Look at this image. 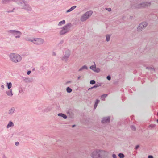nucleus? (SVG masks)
<instances>
[{"instance_id":"obj_1","label":"nucleus","mask_w":158,"mask_h":158,"mask_svg":"<svg viewBox=\"0 0 158 158\" xmlns=\"http://www.w3.org/2000/svg\"><path fill=\"white\" fill-rule=\"evenodd\" d=\"M9 57L10 60L15 63L20 62L22 59L21 57L17 54L11 53Z\"/></svg>"},{"instance_id":"obj_2","label":"nucleus","mask_w":158,"mask_h":158,"mask_svg":"<svg viewBox=\"0 0 158 158\" xmlns=\"http://www.w3.org/2000/svg\"><path fill=\"white\" fill-rule=\"evenodd\" d=\"M103 151L96 150L94 151L92 154V157L93 158H101L102 156Z\"/></svg>"},{"instance_id":"obj_3","label":"nucleus","mask_w":158,"mask_h":158,"mask_svg":"<svg viewBox=\"0 0 158 158\" xmlns=\"http://www.w3.org/2000/svg\"><path fill=\"white\" fill-rule=\"evenodd\" d=\"M92 12L91 11H89L85 13L81 17V20L82 21L86 20L92 15Z\"/></svg>"},{"instance_id":"obj_4","label":"nucleus","mask_w":158,"mask_h":158,"mask_svg":"<svg viewBox=\"0 0 158 158\" xmlns=\"http://www.w3.org/2000/svg\"><path fill=\"white\" fill-rule=\"evenodd\" d=\"M30 41L37 44H41L44 42V41L43 39L39 38L34 39Z\"/></svg>"},{"instance_id":"obj_5","label":"nucleus","mask_w":158,"mask_h":158,"mask_svg":"<svg viewBox=\"0 0 158 158\" xmlns=\"http://www.w3.org/2000/svg\"><path fill=\"white\" fill-rule=\"evenodd\" d=\"M69 27V25H67L64 27L63 29L60 32V34L63 35L67 33L68 31Z\"/></svg>"},{"instance_id":"obj_6","label":"nucleus","mask_w":158,"mask_h":158,"mask_svg":"<svg viewBox=\"0 0 158 158\" xmlns=\"http://www.w3.org/2000/svg\"><path fill=\"white\" fill-rule=\"evenodd\" d=\"M10 33H11L15 36L16 38H19L20 37L21 35V33L18 31H9Z\"/></svg>"},{"instance_id":"obj_7","label":"nucleus","mask_w":158,"mask_h":158,"mask_svg":"<svg viewBox=\"0 0 158 158\" xmlns=\"http://www.w3.org/2000/svg\"><path fill=\"white\" fill-rule=\"evenodd\" d=\"M90 68L95 72L98 73L100 71V69L98 68H96L95 64L91 66Z\"/></svg>"},{"instance_id":"obj_8","label":"nucleus","mask_w":158,"mask_h":158,"mask_svg":"<svg viewBox=\"0 0 158 158\" xmlns=\"http://www.w3.org/2000/svg\"><path fill=\"white\" fill-rule=\"evenodd\" d=\"M147 26V23L146 22H143L140 23L138 27V29H140L144 28Z\"/></svg>"},{"instance_id":"obj_9","label":"nucleus","mask_w":158,"mask_h":158,"mask_svg":"<svg viewBox=\"0 0 158 158\" xmlns=\"http://www.w3.org/2000/svg\"><path fill=\"white\" fill-rule=\"evenodd\" d=\"M150 4L148 2H144L143 4H141L140 5H139L138 8H140L141 7H144L146 6H149L150 5Z\"/></svg>"},{"instance_id":"obj_10","label":"nucleus","mask_w":158,"mask_h":158,"mask_svg":"<svg viewBox=\"0 0 158 158\" xmlns=\"http://www.w3.org/2000/svg\"><path fill=\"white\" fill-rule=\"evenodd\" d=\"M6 93L7 95L11 97L13 95L12 89H10L9 91L6 92Z\"/></svg>"},{"instance_id":"obj_11","label":"nucleus","mask_w":158,"mask_h":158,"mask_svg":"<svg viewBox=\"0 0 158 158\" xmlns=\"http://www.w3.org/2000/svg\"><path fill=\"white\" fill-rule=\"evenodd\" d=\"M76 7V6H73L71 7L70 9H69L67 11V12H69L73 10Z\"/></svg>"},{"instance_id":"obj_12","label":"nucleus","mask_w":158,"mask_h":158,"mask_svg":"<svg viewBox=\"0 0 158 158\" xmlns=\"http://www.w3.org/2000/svg\"><path fill=\"white\" fill-rule=\"evenodd\" d=\"M58 116H61L63 117L64 118H66L67 116H66L62 113H59L58 114Z\"/></svg>"},{"instance_id":"obj_13","label":"nucleus","mask_w":158,"mask_h":158,"mask_svg":"<svg viewBox=\"0 0 158 158\" xmlns=\"http://www.w3.org/2000/svg\"><path fill=\"white\" fill-rule=\"evenodd\" d=\"M110 122V119H103L102 121V123H109Z\"/></svg>"},{"instance_id":"obj_14","label":"nucleus","mask_w":158,"mask_h":158,"mask_svg":"<svg viewBox=\"0 0 158 158\" xmlns=\"http://www.w3.org/2000/svg\"><path fill=\"white\" fill-rule=\"evenodd\" d=\"M7 87L8 88V89H10V88H11L12 87V84L11 83L9 82V83H7Z\"/></svg>"},{"instance_id":"obj_15","label":"nucleus","mask_w":158,"mask_h":158,"mask_svg":"<svg viewBox=\"0 0 158 158\" xmlns=\"http://www.w3.org/2000/svg\"><path fill=\"white\" fill-rule=\"evenodd\" d=\"M107 94H105L102 95L101 97V99L103 100L105 99V98L107 96Z\"/></svg>"},{"instance_id":"obj_16","label":"nucleus","mask_w":158,"mask_h":158,"mask_svg":"<svg viewBox=\"0 0 158 158\" xmlns=\"http://www.w3.org/2000/svg\"><path fill=\"white\" fill-rule=\"evenodd\" d=\"M87 68L86 66L84 65L79 69V71H81L84 69H87Z\"/></svg>"},{"instance_id":"obj_17","label":"nucleus","mask_w":158,"mask_h":158,"mask_svg":"<svg viewBox=\"0 0 158 158\" xmlns=\"http://www.w3.org/2000/svg\"><path fill=\"white\" fill-rule=\"evenodd\" d=\"M13 126V123L12 122H10L8 124L7 127L8 128L10 127H11L12 126Z\"/></svg>"},{"instance_id":"obj_18","label":"nucleus","mask_w":158,"mask_h":158,"mask_svg":"<svg viewBox=\"0 0 158 158\" xmlns=\"http://www.w3.org/2000/svg\"><path fill=\"white\" fill-rule=\"evenodd\" d=\"M110 38V36L109 35H106V39L107 41H109Z\"/></svg>"},{"instance_id":"obj_19","label":"nucleus","mask_w":158,"mask_h":158,"mask_svg":"<svg viewBox=\"0 0 158 158\" xmlns=\"http://www.w3.org/2000/svg\"><path fill=\"white\" fill-rule=\"evenodd\" d=\"M65 21L64 20H63L61 21H60L59 22L58 25H61L62 24H64L65 23Z\"/></svg>"},{"instance_id":"obj_20","label":"nucleus","mask_w":158,"mask_h":158,"mask_svg":"<svg viewBox=\"0 0 158 158\" xmlns=\"http://www.w3.org/2000/svg\"><path fill=\"white\" fill-rule=\"evenodd\" d=\"M67 91L68 93H70L72 91V89L69 87H68L67 89Z\"/></svg>"},{"instance_id":"obj_21","label":"nucleus","mask_w":158,"mask_h":158,"mask_svg":"<svg viewBox=\"0 0 158 158\" xmlns=\"http://www.w3.org/2000/svg\"><path fill=\"white\" fill-rule=\"evenodd\" d=\"M118 156L120 158H123L124 157V155L123 154L121 153L119 154Z\"/></svg>"},{"instance_id":"obj_22","label":"nucleus","mask_w":158,"mask_h":158,"mask_svg":"<svg viewBox=\"0 0 158 158\" xmlns=\"http://www.w3.org/2000/svg\"><path fill=\"white\" fill-rule=\"evenodd\" d=\"M15 110V109L14 108H11L10 110V113H12Z\"/></svg>"},{"instance_id":"obj_23","label":"nucleus","mask_w":158,"mask_h":158,"mask_svg":"<svg viewBox=\"0 0 158 158\" xmlns=\"http://www.w3.org/2000/svg\"><path fill=\"white\" fill-rule=\"evenodd\" d=\"M90 83L91 84H94L95 83V81L94 80H91L90 81Z\"/></svg>"},{"instance_id":"obj_24","label":"nucleus","mask_w":158,"mask_h":158,"mask_svg":"<svg viewBox=\"0 0 158 158\" xmlns=\"http://www.w3.org/2000/svg\"><path fill=\"white\" fill-rule=\"evenodd\" d=\"M131 128L132 130H133V131H135L136 130V129L135 127L134 126H131Z\"/></svg>"},{"instance_id":"obj_25","label":"nucleus","mask_w":158,"mask_h":158,"mask_svg":"<svg viewBox=\"0 0 158 158\" xmlns=\"http://www.w3.org/2000/svg\"><path fill=\"white\" fill-rule=\"evenodd\" d=\"M156 126V125L154 124H151L149 125V127H151L152 128H154Z\"/></svg>"},{"instance_id":"obj_26","label":"nucleus","mask_w":158,"mask_h":158,"mask_svg":"<svg viewBox=\"0 0 158 158\" xmlns=\"http://www.w3.org/2000/svg\"><path fill=\"white\" fill-rule=\"evenodd\" d=\"M69 53L66 56H64V57H63V60H65V61H66V59H65V57H66V58H68V57L69 56Z\"/></svg>"},{"instance_id":"obj_27","label":"nucleus","mask_w":158,"mask_h":158,"mask_svg":"<svg viewBox=\"0 0 158 158\" xmlns=\"http://www.w3.org/2000/svg\"><path fill=\"white\" fill-rule=\"evenodd\" d=\"M107 79L109 80H110L111 79V77H110V76H108L107 77Z\"/></svg>"},{"instance_id":"obj_28","label":"nucleus","mask_w":158,"mask_h":158,"mask_svg":"<svg viewBox=\"0 0 158 158\" xmlns=\"http://www.w3.org/2000/svg\"><path fill=\"white\" fill-rule=\"evenodd\" d=\"M112 156L114 158H116L117 157L115 154H113L112 155Z\"/></svg>"},{"instance_id":"obj_29","label":"nucleus","mask_w":158,"mask_h":158,"mask_svg":"<svg viewBox=\"0 0 158 158\" xmlns=\"http://www.w3.org/2000/svg\"><path fill=\"white\" fill-rule=\"evenodd\" d=\"M99 102V100H97L96 101V102H95V104H98Z\"/></svg>"},{"instance_id":"obj_30","label":"nucleus","mask_w":158,"mask_h":158,"mask_svg":"<svg viewBox=\"0 0 158 158\" xmlns=\"http://www.w3.org/2000/svg\"><path fill=\"white\" fill-rule=\"evenodd\" d=\"M139 147V145H137L135 147V149H137Z\"/></svg>"},{"instance_id":"obj_31","label":"nucleus","mask_w":158,"mask_h":158,"mask_svg":"<svg viewBox=\"0 0 158 158\" xmlns=\"http://www.w3.org/2000/svg\"><path fill=\"white\" fill-rule=\"evenodd\" d=\"M19 142H16L15 143V145H16V146H18V145H19Z\"/></svg>"},{"instance_id":"obj_32","label":"nucleus","mask_w":158,"mask_h":158,"mask_svg":"<svg viewBox=\"0 0 158 158\" xmlns=\"http://www.w3.org/2000/svg\"><path fill=\"white\" fill-rule=\"evenodd\" d=\"M97 87H98L97 85H95L93 87H91V88H90L89 89H93V88H96Z\"/></svg>"},{"instance_id":"obj_33","label":"nucleus","mask_w":158,"mask_h":158,"mask_svg":"<svg viewBox=\"0 0 158 158\" xmlns=\"http://www.w3.org/2000/svg\"><path fill=\"white\" fill-rule=\"evenodd\" d=\"M148 158H153L152 156L151 155H149L148 156Z\"/></svg>"},{"instance_id":"obj_34","label":"nucleus","mask_w":158,"mask_h":158,"mask_svg":"<svg viewBox=\"0 0 158 158\" xmlns=\"http://www.w3.org/2000/svg\"><path fill=\"white\" fill-rule=\"evenodd\" d=\"M97 105L98 104H95V105H94V108H96L97 106Z\"/></svg>"},{"instance_id":"obj_35","label":"nucleus","mask_w":158,"mask_h":158,"mask_svg":"<svg viewBox=\"0 0 158 158\" xmlns=\"http://www.w3.org/2000/svg\"><path fill=\"white\" fill-rule=\"evenodd\" d=\"M31 71H28L27 72V74H28V75L30 74V73H31Z\"/></svg>"},{"instance_id":"obj_36","label":"nucleus","mask_w":158,"mask_h":158,"mask_svg":"<svg viewBox=\"0 0 158 158\" xmlns=\"http://www.w3.org/2000/svg\"><path fill=\"white\" fill-rule=\"evenodd\" d=\"M107 10L109 11H111V9L110 8H108L107 9Z\"/></svg>"},{"instance_id":"obj_37","label":"nucleus","mask_w":158,"mask_h":158,"mask_svg":"<svg viewBox=\"0 0 158 158\" xmlns=\"http://www.w3.org/2000/svg\"><path fill=\"white\" fill-rule=\"evenodd\" d=\"M1 88H2V89H3L4 88V86L3 85H1Z\"/></svg>"},{"instance_id":"obj_38","label":"nucleus","mask_w":158,"mask_h":158,"mask_svg":"<svg viewBox=\"0 0 158 158\" xmlns=\"http://www.w3.org/2000/svg\"><path fill=\"white\" fill-rule=\"evenodd\" d=\"M75 126V125H73L72 126V127H73Z\"/></svg>"},{"instance_id":"obj_39","label":"nucleus","mask_w":158,"mask_h":158,"mask_svg":"<svg viewBox=\"0 0 158 158\" xmlns=\"http://www.w3.org/2000/svg\"><path fill=\"white\" fill-rule=\"evenodd\" d=\"M80 77H80V76L79 77H78V79H79L80 78Z\"/></svg>"},{"instance_id":"obj_40","label":"nucleus","mask_w":158,"mask_h":158,"mask_svg":"<svg viewBox=\"0 0 158 158\" xmlns=\"http://www.w3.org/2000/svg\"><path fill=\"white\" fill-rule=\"evenodd\" d=\"M157 123H158V119H157Z\"/></svg>"},{"instance_id":"obj_41","label":"nucleus","mask_w":158,"mask_h":158,"mask_svg":"<svg viewBox=\"0 0 158 158\" xmlns=\"http://www.w3.org/2000/svg\"><path fill=\"white\" fill-rule=\"evenodd\" d=\"M157 115H158V113L157 114Z\"/></svg>"}]
</instances>
